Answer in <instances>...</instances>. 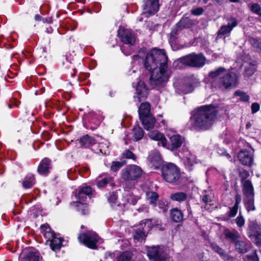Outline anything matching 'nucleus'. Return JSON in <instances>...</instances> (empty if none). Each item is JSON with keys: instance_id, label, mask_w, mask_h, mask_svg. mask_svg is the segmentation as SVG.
Segmentation results:
<instances>
[{"instance_id": "1", "label": "nucleus", "mask_w": 261, "mask_h": 261, "mask_svg": "<svg viewBox=\"0 0 261 261\" xmlns=\"http://www.w3.org/2000/svg\"><path fill=\"white\" fill-rule=\"evenodd\" d=\"M167 61L168 58L163 49L154 48L147 54L144 65L151 72L150 83L152 86H162L168 81L171 71Z\"/></svg>"}, {"instance_id": "2", "label": "nucleus", "mask_w": 261, "mask_h": 261, "mask_svg": "<svg viewBox=\"0 0 261 261\" xmlns=\"http://www.w3.org/2000/svg\"><path fill=\"white\" fill-rule=\"evenodd\" d=\"M227 105L219 103L216 107L212 105L201 106L192 112L189 122L190 128L196 131L209 129L213 125L218 110L226 112Z\"/></svg>"}, {"instance_id": "3", "label": "nucleus", "mask_w": 261, "mask_h": 261, "mask_svg": "<svg viewBox=\"0 0 261 261\" xmlns=\"http://www.w3.org/2000/svg\"><path fill=\"white\" fill-rule=\"evenodd\" d=\"M208 76L211 79L213 88L223 91L228 88V71L223 67H219L210 71Z\"/></svg>"}, {"instance_id": "4", "label": "nucleus", "mask_w": 261, "mask_h": 261, "mask_svg": "<svg viewBox=\"0 0 261 261\" xmlns=\"http://www.w3.org/2000/svg\"><path fill=\"white\" fill-rule=\"evenodd\" d=\"M247 234L251 241L258 247H261V224L256 220L248 222Z\"/></svg>"}, {"instance_id": "5", "label": "nucleus", "mask_w": 261, "mask_h": 261, "mask_svg": "<svg viewBox=\"0 0 261 261\" xmlns=\"http://www.w3.org/2000/svg\"><path fill=\"white\" fill-rule=\"evenodd\" d=\"M182 64L192 67L201 68L205 64L206 58L202 53H191L178 60Z\"/></svg>"}, {"instance_id": "6", "label": "nucleus", "mask_w": 261, "mask_h": 261, "mask_svg": "<svg viewBox=\"0 0 261 261\" xmlns=\"http://www.w3.org/2000/svg\"><path fill=\"white\" fill-rule=\"evenodd\" d=\"M162 175L167 182L174 183L180 177L179 171L176 166L172 163L163 165L162 167Z\"/></svg>"}, {"instance_id": "7", "label": "nucleus", "mask_w": 261, "mask_h": 261, "mask_svg": "<svg viewBox=\"0 0 261 261\" xmlns=\"http://www.w3.org/2000/svg\"><path fill=\"white\" fill-rule=\"evenodd\" d=\"M122 178L125 182L135 180L141 177L142 174L141 168L137 165L127 166L121 171Z\"/></svg>"}, {"instance_id": "8", "label": "nucleus", "mask_w": 261, "mask_h": 261, "mask_svg": "<svg viewBox=\"0 0 261 261\" xmlns=\"http://www.w3.org/2000/svg\"><path fill=\"white\" fill-rule=\"evenodd\" d=\"M154 224V222H153L152 219H146L142 221L138 228L135 229L134 240L137 242L145 240L146 237V233L150 230Z\"/></svg>"}, {"instance_id": "9", "label": "nucleus", "mask_w": 261, "mask_h": 261, "mask_svg": "<svg viewBox=\"0 0 261 261\" xmlns=\"http://www.w3.org/2000/svg\"><path fill=\"white\" fill-rule=\"evenodd\" d=\"M78 239L81 243L91 249L97 248V244L102 242L101 239L93 231L80 234Z\"/></svg>"}, {"instance_id": "10", "label": "nucleus", "mask_w": 261, "mask_h": 261, "mask_svg": "<svg viewBox=\"0 0 261 261\" xmlns=\"http://www.w3.org/2000/svg\"><path fill=\"white\" fill-rule=\"evenodd\" d=\"M92 188L89 186H86L81 188L79 189L78 193L75 194V196L77 199L80 201L74 202L73 204H76L77 207L83 208L82 210V214L85 215L87 213V206L86 205L83 204L82 202L86 200L87 196H89L92 193Z\"/></svg>"}, {"instance_id": "11", "label": "nucleus", "mask_w": 261, "mask_h": 261, "mask_svg": "<svg viewBox=\"0 0 261 261\" xmlns=\"http://www.w3.org/2000/svg\"><path fill=\"white\" fill-rule=\"evenodd\" d=\"M142 7L143 10L142 15L146 17L154 15L159 10L160 7V1L143 0Z\"/></svg>"}, {"instance_id": "12", "label": "nucleus", "mask_w": 261, "mask_h": 261, "mask_svg": "<svg viewBox=\"0 0 261 261\" xmlns=\"http://www.w3.org/2000/svg\"><path fill=\"white\" fill-rule=\"evenodd\" d=\"M200 84L199 79L194 75H191L185 79V82L179 86L178 90L181 93L186 94L193 92Z\"/></svg>"}, {"instance_id": "13", "label": "nucleus", "mask_w": 261, "mask_h": 261, "mask_svg": "<svg viewBox=\"0 0 261 261\" xmlns=\"http://www.w3.org/2000/svg\"><path fill=\"white\" fill-rule=\"evenodd\" d=\"M243 65V59L241 57H238L235 63L233 65L232 69L237 71H229V88H235L239 84L240 73L238 70L242 69Z\"/></svg>"}, {"instance_id": "14", "label": "nucleus", "mask_w": 261, "mask_h": 261, "mask_svg": "<svg viewBox=\"0 0 261 261\" xmlns=\"http://www.w3.org/2000/svg\"><path fill=\"white\" fill-rule=\"evenodd\" d=\"M147 255L150 259L154 261H163L166 258V254L163 247L151 246L147 249Z\"/></svg>"}, {"instance_id": "15", "label": "nucleus", "mask_w": 261, "mask_h": 261, "mask_svg": "<svg viewBox=\"0 0 261 261\" xmlns=\"http://www.w3.org/2000/svg\"><path fill=\"white\" fill-rule=\"evenodd\" d=\"M254 150L251 148L250 150H242L238 154L239 161L245 166L250 167L253 163V153Z\"/></svg>"}, {"instance_id": "16", "label": "nucleus", "mask_w": 261, "mask_h": 261, "mask_svg": "<svg viewBox=\"0 0 261 261\" xmlns=\"http://www.w3.org/2000/svg\"><path fill=\"white\" fill-rule=\"evenodd\" d=\"M118 35L124 43L133 45L135 42V37L131 31L120 27L118 31Z\"/></svg>"}, {"instance_id": "17", "label": "nucleus", "mask_w": 261, "mask_h": 261, "mask_svg": "<svg viewBox=\"0 0 261 261\" xmlns=\"http://www.w3.org/2000/svg\"><path fill=\"white\" fill-rule=\"evenodd\" d=\"M181 160L186 169L189 171H192L195 165L197 164L196 155L188 151L185 152Z\"/></svg>"}, {"instance_id": "18", "label": "nucleus", "mask_w": 261, "mask_h": 261, "mask_svg": "<svg viewBox=\"0 0 261 261\" xmlns=\"http://www.w3.org/2000/svg\"><path fill=\"white\" fill-rule=\"evenodd\" d=\"M39 253L37 252L25 250L20 255L19 261H38Z\"/></svg>"}, {"instance_id": "19", "label": "nucleus", "mask_w": 261, "mask_h": 261, "mask_svg": "<svg viewBox=\"0 0 261 261\" xmlns=\"http://www.w3.org/2000/svg\"><path fill=\"white\" fill-rule=\"evenodd\" d=\"M148 137L153 140L158 142V145L166 147L167 145V139L164 135L158 130H153L148 134Z\"/></svg>"}, {"instance_id": "20", "label": "nucleus", "mask_w": 261, "mask_h": 261, "mask_svg": "<svg viewBox=\"0 0 261 261\" xmlns=\"http://www.w3.org/2000/svg\"><path fill=\"white\" fill-rule=\"evenodd\" d=\"M51 168V161L45 158L40 162L37 168V172L41 175H46L48 174Z\"/></svg>"}, {"instance_id": "21", "label": "nucleus", "mask_w": 261, "mask_h": 261, "mask_svg": "<svg viewBox=\"0 0 261 261\" xmlns=\"http://www.w3.org/2000/svg\"><path fill=\"white\" fill-rule=\"evenodd\" d=\"M136 90L137 96H135L134 98H137V101L140 102L142 100V98L146 97L147 95V90L143 81H139L138 82Z\"/></svg>"}, {"instance_id": "22", "label": "nucleus", "mask_w": 261, "mask_h": 261, "mask_svg": "<svg viewBox=\"0 0 261 261\" xmlns=\"http://www.w3.org/2000/svg\"><path fill=\"white\" fill-rule=\"evenodd\" d=\"M170 149L174 150L180 147L184 142V138L179 135H174L170 137Z\"/></svg>"}, {"instance_id": "23", "label": "nucleus", "mask_w": 261, "mask_h": 261, "mask_svg": "<svg viewBox=\"0 0 261 261\" xmlns=\"http://www.w3.org/2000/svg\"><path fill=\"white\" fill-rule=\"evenodd\" d=\"M140 120L141 121L144 128L148 130L153 128L155 122V119L152 115L141 118L140 119Z\"/></svg>"}, {"instance_id": "24", "label": "nucleus", "mask_w": 261, "mask_h": 261, "mask_svg": "<svg viewBox=\"0 0 261 261\" xmlns=\"http://www.w3.org/2000/svg\"><path fill=\"white\" fill-rule=\"evenodd\" d=\"M150 111V106L148 102L142 103L138 110L140 119L151 115Z\"/></svg>"}, {"instance_id": "25", "label": "nucleus", "mask_w": 261, "mask_h": 261, "mask_svg": "<svg viewBox=\"0 0 261 261\" xmlns=\"http://www.w3.org/2000/svg\"><path fill=\"white\" fill-rule=\"evenodd\" d=\"M148 159L152 166H153L154 168H158L162 163L160 153L158 151H155L152 154H150Z\"/></svg>"}, {"instance_id": "26", "label": "nucleus", "mask_w": 261, "mask_h": 261, "mask_svg": "<svg viewBox=\"0 0 261 261\" xmlns=\"http://www.w3.org/2000/svg\"><path fill=\"white\" fill-rule=\"evenodd\" d=\"M233 245L236 250L240 253H245L249 250V246L248 244L243 239H241L240 241L236 243Z\"/></svg>"}, {"instance_id": "27", "label": "nucleus", "mask_w": 261, "mask_h": 261, "mask_svg": "<svg viewBox=\"0 0 261 261\" xmlns=\"http://www.w3.org/2000/svg\"><path fill=\"white\" fill-rule=\"evenodd\" d=\"M242 182L243 186V193L246 197L254 196L253 187L251 181L246 180Z\"/></svg>"}, {"instance_id": "28", "label": "nucleus", "mask_w": 261, "mask_h": 261, "mask_svg": "<svg viewBox=\"0 0 261 261\" xmlns=\"http://www.w3.org/2000/svg\"><path fill=\"white\" fill-rule=\"evenodd\" d=\"M35 183V179L33 174L29 173L24 177L22 185L24 188L29 189L32 187Z\"/></svg>"}, {"instance_id": "29", "label": "nucleus", "mask_w": 261, "mask_h": 261, "mask_svg": "<svg viewBox=\"0 0 261 261\" xmlns=\"http://www.w3.org/2000/svg\"><path fill=\"white\" fill-rule=\"evenodd\" d=\"M107 185L111 186L114 185L112 177L108 176L105 177L102 179H100V177L97 178V186L99 188H104Z\"/></svg>"}, {"instance_id": "30", "label": "nucleus", "mask_w": 261, "mask_h": 261, "mask_svg": "<svg viewBox=\"0 0 261 261\" xmlns=\"http://www.w3.org/2000/svg\"><path fill=\"white\" fill-rule=\"evenodd\" d=\"M187 194L185 192H178L172 194L170 196V199L175 201L181 202L187 200Z\"/></svg>"}, {"instance_id": "31", "label": "nucleus", "mask_w": 261, "mask_h": 261, "mask_svg": "<svg viewBox=\"0 0 261 261\" xmlns=\"http://www.w3.org/2000/svg\"><path fill=\"white\" fill-rule=\"evenodd\" d=\"M242 239L241 235L239 232L234 229L229 230V243L234 245L236 243Z\"/></svg>"}, {"instance_id": "32", "label": "nucleus", "mask_w": 261, "mask_h": 261, "mask_svg": "<svg viewBox=\"0 0 261 261\" xmlns=\"http://www.w3.org/2000/svg\"><path fill=\"white\" fill-rule=\"evenodd\" d=\"M41 229L44 237L47 239V241H50L56 234L51 231L50 227L47 225H44L41 227Z\"/></svg>"}, {"instance_id": "33", "label": "nucleus", "mask_w": 261, "mask_h": 261, "mask_svg": "<svg viewBox=\"0 0 261 261\" xmlns=\"http://www.w3.org/2000/svg\"><path fill=\"white\" fill-rule=\"evenodd\" d=\"M235 204L231 208H229V217L235 216L238 212L239 204L241 201V197L239 194H236L235 196Z\"/></svg>"}, {"instance_id": "34", "label": "nucleus", "mask_w": 261, "mask_h": 261, "mask_svg": "<svg viewBox=\"0 0 261 261\" xmlns=\"http://www.w3.org/2000/svg\"><path fill=\"white\" fill-rule=\"evenodd\" d=\"M171 217L174 222H179L183 219V214L180 211L175 208L171 211Z\"/></svg>"}, {"instance_id": "35", "label": "nucleus", "mask_w": 261, "mask_h": 261, "mask_svg": "<svg viewBox=\"0 0 261 261\" xmlns=\"http://www.w3.org/2000/svg\"><path fill=\"white\" fill-rule=\"evenodd\" d=\"M80 143L82 146L87 147L94 144L95 140L92 137L86 135L80 138Z\"/></svg>"}, {"instance_id": "36", "label": "nucleus", "mask_w": 261, "mask_h": 261, "mask_svg": "<svg viewBox=\"0 0 261 261\" xmlns=\"http://www.w3.org/2000/svg\"><path fill=\"white\" fill-rule=\"evenodd\" d=\"M62 239L61 238L54 237L50 241L49 245L53 250H56L60 248L62 245Z\"/></svg>"}, {"instance_id": "37", "label": "nucleus", "mask_w": 261, "mask_h": 261, "mask_svg": "<svg viewBox=\"0 0 261 261\" xmlns=\"http://www.w3.org/2000/svg\"><path fill=\"white\" fill-rule=\"evenodd\" d=\"M146 196L149 203L153 206H155L156 205V201L159 198V195L156 192L148 191L146 193Z\"/></svg>"}, {"instance_id": "38", "label": "nucleus", "mask_w": 261, "mask_h": 261, "mask_svg": "<svg viewBox=\"0 0 261 261\" xmlns=\"http://www.w3.org/2000/svg\"><path fill=\"white\" fill-rule=\"evenodd\" d=\"M256 71V67L253 64H248L245 66L243 75L244 78L248 79Z\"/></svg>"}, {"instance_id": "39", "label": "nucleus", "mask_w": 261, "mask_h": 261, "mask_svg": "<svg viewBox=\"0 0 261 261\" xmlns=\"http://www.w3.org/2000/svg\"><path fill=\"white\" fill-rule=\"evenodd\" d=\"M245 206L248 212L255 210L254 196H247L245 200Z\"/></svg>"}, {"instance_id": "40", "label": "nucleus", "mask_w": 261, "mask_h": 261, "mask_svg": "<svg viewBox=\"0 0 261 261\" xmlns=\"http://www.w3.org/2000/svg\"><path fill=\"white\" fill-rule=\"evenodd\" d=\"M134 140L136 141L141 140L144 136L143 130L139 126H136L133 129Z\"/></svg>"}, {"instance_id": "41", "label": "nucleus", "mask_w": 261, "mask_h": 261, "mask_svg": "<svg viewBox=\"0 0 261 261\" xmlns=\"http://www.w3.org/2000/svg\"><path fill=\"white\" fill-rule=\"evenodd\" d=\"M133 253L130 251L122 252L118 257V261H132Z\"/></svg>"}, {"instance_id": "42", "label": "nucleus", "mask_w": 261, "mask_h": 261, "mask_svg": "<svg viewBox=\"0 0 261 261\" xmlns=\"http://www.w3.org/2000/svg\"><path fill=\"white\" fill-rule=\"evenodd\" d=\"M234 96L240 97V100L244 102H248L250 99V96L246 92L240 90L235 91Z\"/></svg>"}, {"instance_id": "43", "label": "nucleus", "mask_w": 261, "mask_h": 261, "mask_svg": "<svg viewBox=\"0 0 261 261\" xmlns=\"http://www.w3.org/2000/svg\"><path fill=\"white\" fill-rule=\"evenodd\" d=\"M125 164H126V162L125 161H113L110 167V170L112 172H116Z\"/></svg>"}, {"instance_id": "44", "label": "nucleus", "mask_w": 261, "mask_h": 261, "mask_svg": "<svg viewBox=\"0 0 261 261\" xmlns=\"http://www.w3.org/2000/svg\"><path fill=\"white\" fill-rule=\"evenodd\" d=\"M251 45L257 50H261V39L259 38H251L249 39Z\"/></svg>"}, {"instance_id": "45", "label": "nucleus", "mask_w": 261, "mask_h": 261, "mask_svg": "<svg viewBox=\"0 0 261 261\" xmlns=\"http://www.w3.org/2000/svg\"><path fill=\"white\" fill-rule=\"evenodd\" d=\"M158 206L160 209V211L163 212H167L169 207L167 201L164 199H161L159 200Z\"/></svg>"}, {"instance_id": "46", "label": "nucleus", "mask_w": 261, "mask_h": 261, "mask_svg": "<svg viewBox=\"0 0 261 261\" xmlns=\"http://www.w3.org/2000/svg\"><path fill=\"white\" fill-rule=\"evenodd\" d=\"M233 221L237 224L239 229L241 230L242 227L244 225L245 219L240 213V215L235 219L231 221V223H233Z\"/></svg>"}, {"instance_id": "47", "label": "nucleus", "mask_w": 261, "mask_h": 261, "mask_svg": "<svg viewBox=\"0 0 261 261\" xmlns=\"http://www.w3.org/2000/svg\"><path fill=\"white\" fill-rule=\"evenodd\" d=\"M212 198L213 196L206 191H205L204 193L201 196L202 201L206 204H209L211 205V202L212 201Z\"/></svg>"}, {"instance_id": "48", "label": "nucleus", "mask_w": 261, "mask_h": 261, "mask_svg": "<svg viewBox=\"0 0 261 261\" xmlns=\"http://www.w3.org/2000/svg\"><path fill=\"white\" fill-rule=\"evenodd\" d=\"M126 199L128 203L132 204V205H135L140 199V197L130 194L126 196Z\"/></svg>"}, {"instance_id": "49", "label": "nucleus", "mask_w": 261, "mask_h": 261, "mask_svg": "<svg viewBox=\"0 0 261 261\" xmlns=\"http://www.w3.org/2000/svg\"><path fill=\"white\" fill-rule=\"evenodd\" d=\"M122 157L127 159H132L134 161L136 160V156L132 151L129 150H125L122 153Z\"/></svg>"}, {"instance_id": "50", "label": "nucleus", "mask_w": 261, "mask_h": 261, "mask_svg": "<svg viewBox=\"0 0 261 261\" xmlns=\"http://www.w3.org/2000/svg\"><path fill=\"white\" fill-rule=\"evenodd\" d=\"M251 10L254 13L261 16V7L258 4H253L251 6Z\"/></svg>"}, {"instance_id": "51", "label": "nucleus", "mask_w": 261, "mask_h": 261, "mask_svg": "<svg viewBox=\"0 0 261 261\" xmlns=\"http://www.w3.org/2000/svg\"><path fill=\"white\" fill-rule=\"evenodd\" d=\"M239 175L241 178L242 182H243L249 177V173L247 170L241 169L239 170Z\"/></svg>"}, {"instance_id": "52", "label": "nucleus", "mask_w": 261, "mask_h": 261, "mask_svg": "<svg viewBox=\"0 0 261 261\" xmlns=\"http://www.w3.org/2000/svg\"><path fill=\"white\" fill-rule=\"evenodd\" d=\"M257 256L256 252L255 251L251 254L245 256L244 260V261H253Z\"/></svg>"}, {"instance_id": "53", "label": "nucleus", "mask_w": 261, "mask_h": 261, "mask_svg": "<svg viewBox=\"0 0 261 261\" xmlns=\"http://www.w3.org/2000/svg\"><path fill=\"white\" fill-rule=\"evenodd\" d=\"M212 246L214 250L218 253L221 256L223 257L224 256L223 250L217 244H213Z\"/></svg>"}, {"instance_id": "54", "label": "nucleus", "mask_w": 261, "mask_h": 261, "mask_svg": "<svg viewBox=\"0 0 261 261\" xmlns=\"http://www.w3.org/2000/svg\"><path fill=\"white\" fill-rule=\"evenodd\" d=\"M227 32H228V26H222L219 31L218 37L219 38H221L222 37V35H224L225 34H226Z\"/></svg>"}, {"instance_id": "55", "label": "nucleus", "mask_w": 261, "mask_h": 261, "mask_svg": "<svg viewBox=\"0 0 261 261\" xmlns=\"http://www.w3.org/2000/svg\"><path fill=\"white\" fill-rule=\"evenodd\" d=\"M203 12V9L201 7L196 8L191 10V13L195 16L201 15Z\"/></svg>"}, {"instance_id": "56", "label": "nucleus", "mask_w": 261, "mask_h": 261, "mask_svg": "<svg viewBox=\"0 0 261 261\" xmlns=\"http://www.w3.org/2000/svg\"><path fill=\"white\" fill-rule=\"evenodd\" d=\"M237 21L236 18H231L229 19V32L231 30L237 25Z\"/></svg>"}, {"instance_id": "57", "label": "nucleus", "mask_w": 261, "mask_h": 261, "mask_svg": "<svg viewBox=\"0 0 261 261\" xmlns=\"http://www.w3.org/2000/svg\"><path fill=\"white\" fill-rule=\"evenodd\" d=\"M260 108L259 105L257 102H254L251 105V112L254 114L259 111Z\"/></svg>"}, {"instance_id": "58", "label": "nucleus", "mask_w": 261, "mask_h": 261, "mask_svg": "<svg viewBox=\"0 0 261 261\" xmlns=\"http://www.w3.org/2000/svg\"><path fill=\"white\" fill-rule=\"evenodd\" d=\"M220 138L223 140L224 143L227 144L228 143V137H227V131L226 130L220 135Z\"/></svg>"}, {"instance_id": "59", "label": "nucleus", "mask_w": 261, "mask_h": 261, "mask_svg": "<svg viewBox=\"0 0 261 261\" xmlns=\"http://www.w3.org/2000/svg\"><path fill=\"white\" fill-rule=\"evenodd\" d=\"M117 199V196L116 194L114 193L111 194L110 197L108 198V200L110 203H115Z\"/></svg>"}, {"instance_id": "60", "label": "nucleus", "mask_w": 261, "mask_h": 261, "mask_svg": "<svg viewBox=\"0 0 261 261\" xmlns=\"http://www.w3.org/2000/svg\"><path fill=\"white\" fill-rule=\"evenodd\" d=\"M10 103H11L9 105V108H11V107H12L11 105H14V106L18 108L19 103H20V101L17 100L15 98H12V99L10 100Z\"/></svg>"}, {"instance_id": "61", "label": "nucleus", "mask_w": 261, "mask_h": 261, "mask_svg": "<svg viewBox=\"0 0 261 261\" xmlns=\"http://www.w3.org/2000/svg\"><path fill=\"white\" fill-rule=\"evenodd\" d=\"M218 153L221 155H227L226 149L223 148H219L218 149Z\"/></svg>"}, {"instance_id": "62", "label": "nucleus", "mask_w": 261, "mask_h": 261, "mask_svg": "<svg viewBox=\"0 0 261 261\" xmlns=\"http://www.w3.org/2000/svg\"><path fill=\"white\" fill-rule=\"evenodd\" d=\"M46 32L48 34H51L53 32V29L51 27H48L46 29Z\"/></svg>"}, {"instance_id": "63", "label": "nucleus", "mask_w": 261, "mask_h": 261, "mask_svg": "<svg viewBox=\"0 0 261 261\" xmlns=\"http://www.w3.org/2000/svg\"><path fill=\"white\" fill-rule=\"evenodd\" d=\"M43 22H47L48 23H52L53 22V19L51 17H49L48 18H45V19H43Z\"/></svg>"}, {"instance_id": "64", "label": "nucleus", "mask_w": 261, "mask_h": 261, "mask_svg": "<svg viewBox=\"0 0 261 261\" xmlns=\"http://www.w3.org/2000/svg\"><path fill=\"white\" fill-rule=\"evenodd\" d=\"M41 18V17L38 14L36 15L35 16V19L36 20H40Z\"/></svg>"}]
</instances>
